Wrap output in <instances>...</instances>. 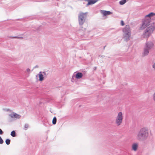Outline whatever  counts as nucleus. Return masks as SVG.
<instances>
[{
    "label": "nucleus",
    "instance_id": "2",
    "mask_svg": "<svg viewBox=\"0 0 155 155\" xmlns=\"http://www.w3.org/2000/svg\"><path fill=\"white\" fill-rule=\"evenodd\" d=\"M148 130L147 128H143L141 129L139 132L137 138L140 140L148 136Z\"/></svg>",
    "mask_w": 155,
    "mask_h": 155
},
{
    "label": "nucleus",
    "instance_id": "13",
    "mask_svg": "<svg viewBox=\"0 0 155 155\" xmlns=\"http://www.w3.org/2000/svg\"><path fill=\"white\" fill-rule=\"evenodd\" d=\"M11 116L12 118H19V115H18L15 114V113H13L11 115Z\"/></svg>",
    "mask_w": 155,
    "mask_h": 155
},
{
    "label": "nucleus",
    "instance_id": "20",
    "mask_svg": "<svg viewBox=\"0 0 155 155\" xmlns=\"http://www.w3.org/2000/svg\"><path fill=\"white\" fill-rule=\"evenodd\" d=\"M3 132L2 130L0 129V134H3Z\"/></svg>",
    "mask_w": 155,
    "mask_h": 155
},
{
    "label": "nucleus",
    "instance_id": "18",
    "mask_svg": "<svg viewBox=\"0 0 155 155\" xmlns=\"http://www.w3.org/2000/svg\"><path fill=\"white\" fill-rule=\"evenodd\" d=\"M3 143V141L2 138L0 137V144H2Z\"/></svg>",
    "mask_w": 155,
    "mask_h": 155
},
{
    "label": "nucleus",
    "instance_id": "24",
    "mask_svg": "<svg viewBox=\"0 0 155 155\" xmlns=\"http://www.w3.org/2000/svg\"><path fill=\"white\" fill-rule=\"evenodd\" d=\"M42 73L43 74H44L45 75V74H46V73H45V72H43Z\"/></svg>",
    "mask_w": 155,
    "mask_h": 155
},
{
    "label": "nucleus",
    "instance_id": "22",
    "mask_svg": "<svg viewBox=\"0 0 155 155\" xmlns=\"http://www.w3.org/2000/svg\"><path fill=\"white\" fill-rule=\"evenodd\" d=\"M153 100L154 101H155V93L153 94Z\"/></svg>",
    "mask_w": 155,
    "mask_h": 155
},
{
    "label": "nucleus",
    "instance_id": "1",
    "mask_svg": "<svg viewBox=\"0 0 155 155\" xmlns=\"http://www.w3.org/2000/svg\"><path fill=\"white\" fill-rule=\"evenodd\" d=\"M155 15V13L151 12L146 16V18L142 21V24L140 29L146 28L143 35L144 38H148L153 32L155 29V23H150V18Z\"/></svg>",
    "mask_w": 155,
    "mask_h": 155
},
{
    "label": "nucleus",
    "instance_id": "9",
    "mask_svg": "<svg viewBox=\"0 0 155 155\" xmlns=\"http://www.w3.org/2000/svg\"><path fill=\"white\" fill-rule=\"evenodd\" d=\"M138 144L137 143H134L132 145V150L134 151L137 150L138 148Z\"/></svg>",
    "mask_w": 155,
    "mask_h": 155
},
{
    "label": "nucleus",
    "instance_id": "6",
    "mask_svg": "<svg viewBox=\"0 0 155 155\" xmlns=\"http://www.w3.org/2000/svg\"><path fill=\"white\" fill-rule=\"evenodd\" d=\"M130 33H124L123 38L124 40L126 41L130 40Z\"/></svg>",
    "mask_w": 155,
    "mask_h": 155
},
{
    "label": "nucleus",
    "instance_id": "8",
    "mask_svg": "<svg viewBox=\"0 0 155 155\" xmlns=\"http://www.w3.org/2000/svg\"><path fill=\"white\" fill-rule=\"evenodd\" d=\"M101 12L104 16H107L112 14L111 12L109 11L101 10Z\"/></svg>",
    "mask_w": 155,
    "mask_h": 155
},
{
    "label": "nucleus",
    "instance_id": "4",
    "mask_svg": "<svg viewBox=\"0 0 155 155\" xmlns=\"http://www.w3.org/2000/svg\"><path fill=\"white\" fill-rule=\"evenodd\" d=\"M87 13H81L78 16V21L80 25H82L85 21V20L87 17Z\"/></svg>",
    "mask_w": 155,
    "mask_h": 155
},
{
    "label": "nucleus",
    "instance_id": "3",
    "mask_svg": "<svg viewBox=\"0 0 155 155\" xmlns=\"http://www.w3.org/2000/svg\"><path fill=\"white\" fill-rule=\"evenodd\" d=\"M123 120V115L121 112H118L116 116L115 123L117 126H119L122 123Z\"/></svg>",
    "mask_w": 155,
    "mask_h": 155
},
{
    "label": "nucleus",
    "instance_id": "17",
    "mask_svg": "<svg viewBox=\"0 0 155 155\" xmlns=\"http://www.w3.org/2000/svg\"><path fill=\"white\" fill-rule=\"evenodd\" d=\"M5 143L7 145L10 144V140L9 139H7L5 140Z\"/></svg>",
    "mask_w": 155,
    "mask_h": 155
},
{
    "label": "nucleus",
    "instance_id": "23",
    "mask_svg": "<svg viewBox=\"0 0 155 155\" xmlns=\"http://www.w3.org/2000/svg\"><path fill=\"white\" fill-rule=\"evenodd\" d=\"M27 71L28 72H29L30 71V70L29 69H28Z\"/></svg>",
    "mask_w": 155,
    "mask_h": 155
},
{
    "label": "nucleus",
    "instance_id": "21",
    "mask_svg": "<svg viewBox=\"0 0 155 155\" xmlns=\"http://www.w3.org/2000/svg\"><path fill=\"white\" fill-rule=\"evenodd\" d=\"M153 68L155 69V63L153 64L152 66Z\"/></svg>",
    "mask_w": 155,
    "mask_h": 155
},
{
    "label": "nucleus",
    "instance_id": "11",
    "mask_svg": "<svg viewBox=\"0 0 155 155\" xmlns=\"http://www.w3.org/2000/svg\"><path fill=\"white\" fill-rule=\"evenodd\" d=\"M38 76L39 77V80L40 81H42L43 80L44 77L43 75L42 74V72H40L38 74Z\"/></svg>",
    "mask_w": 155,
    "mask_h": 155
},
{
    "label": "nucleus",
    "instance_id": "19",
    "mask_svg": "<svg viewBox=\"0 0 155 155\" xmlns=\"http://www.w3.org/2000/svg\"><path fill=\"white\" fill-rule=\"evenodd\" d=\"M121 25L122 26H123V25H124V21H121Z\"/></svg>",
    "mask_w": 155,
    "mask_h": 155
},
{
    "label": "nucleus",
    "instance_id": "7",
    "mask_svg": "<svg viewBox=\"0 0 155 155\" xmlns=\"http://www.w3.org/2000/svg\"><path fill=\"white\" fill-rule=\"evenodd\" d=\"M124 33H130V27L129 25H127L123 30Z\"/></svg>",
    "mask_w": 155,
    "mask_h": 155
},
{
    "label": "nucleus",
    "instance_id": "10",
    "mask_svg": "<svg viewBox=\"0 0 155 155\" xmlns=\"http://www.w3.org/2000/svg\"><path fill=\"white\" fill-rule=\"evenodd\" d=\"M86 1H87L88 3L87 5H91L93 4L96 2L98 0H85Z\"/></svg>",
    "mask_w": 155,
    "mask_h": 155
},
{
    "label": "nucleus",
    "instance_id": "15",
    "mask_svg": "<svg viewBox=\"0 0 155 155\" xmlns=\"http://www.w3.org/2000/svg\"><path fill=\"white\" fill-rule=\"evenodd\" d=\"M11 135L13 137H15L16 136L15 133V131L13 130L11 132Z\"/></svg>",
    "mask_w": 155,
    "mask_h": 155
},
{
    "label": "nucleus",
    "instance_id": "5",
    "mask_svg": "<svg viewBox=\"0 0 155 155\" xmlns=\"http://www.w3.org/2000/svg\"><path fill=\"white\" fill-rule=\"evenodd\" d=\"M153 43L151 42H148L146 43L143 55H147L149 53V50L153 46Z\"/></svg>",
    "mask_w": 155,
    "mask_h": 155
},
{
    "label": "nucleus",
    "instance_id": "14",
    "mask_svg": "<svg viewBox=\"0 0 155 155\" xmlns=\"http://www.w3.org/2000/svg\"><path fill=\"white\" fill-rule=\"evenodd\" d=\"M56 120H57L56 117H54L53 118L52 120V123L53 124H56Z\"/></svg>",
    "mask_w": 155,
    "mask_h": 155
},
{
    "label": "nucleus",
    "instance_id": "12",
    "mask_svg": "<svg viewBox=\"0 0 155 155\" xmlns=\"http://www.w3.org/2000/svg\"><path fill=\"white\" fill-rule=\"evenodd\" d=\"M83 74L81 73H78L76 75V78L77 79H79L82 77Z\"/></svg>",
    "mask_w": 155,
    "mask_h": 155
},
{
    "label": "nucleus",
    "instance_id": "25",
    "mask_svg": "<svg viewBox=\"0 0 155 155\" xmlns=\"http://www.w3.org/2000/svg\"><path fill=\"white\" fill-rule=\"evenodd\" d=\"M150 45H148V47H150Z\"/></svg>",
    "mask_w": 155,
    "mask_h": 155
},
{
    "label": "nucleus",
    "instance_id": "16",
    "mask_svg": "<svg viewBox=\"0 0 155 155\" xmlns=\"http://www.w3.org/2000/svg\"><path fill=\"white\" fill-rule=\"evenodd\" d=\"M126 2V0H122L120 2V4L121 5L124 4Z\"/></svg>",
    "mask_w": 155,
    "mask_h": 155
}]
</instances>
